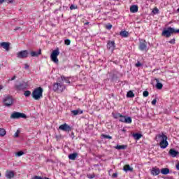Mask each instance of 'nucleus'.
Instances as JSON below:
<instances>
[{
    "label": "nucleus",
    "instance_id": "f257e3e1",
    "mask_svg": "<svg viewBox=\"0 0 179 179\" xmlns=\"http://www.w3.org/2000/svg\"><path fill=\"white\" fill-rule=\"evenodd\" d=\"M158 137L159 139H161V141L159 143V146L161 149H166V148L169 146V141H167V136H166V134H159Z\"/></svg>",
    "mask_w": 179,
    "mask_h": 179
},
{
    "label": "nucleus",
    "instance_id": "f03ea898",
    "mask_svg": "<svg viewBox=\"0 0 179 179\" xmlns=\"http://www.w3.org/2000/svg\"><path fill=\"white\" fill-rule=\"evenodd\" d=\"M33 99H34V100H40V99H41V97H43V88L41 87H38L36 88L31 94Z\"/></svg>",
    "mask_w": 179,
    "mask_h": 179
},
{
    "label": "nucleus",
    "instance_id": "7ed1b4c3",
    "mask_svg": "<svg viewBox=\"0 0 179 179\" xmlns=\"http://www.w3.org/2000/svg\"><path fill=\"white\" fill-rule=\"evenodd\" d=\"M53 90L54 92H56V93H62V92L65 90V85L62 83V81L59 83H55L53 85Z\"/></svg>",
    "mask_w": 179,
    "mask_h": 179
},
{
    "label": "nucleus",
    "instance_id": "20e7f679",
    "mask_svg": "<svg viewBox=\"0 0 179 179\" xmlns=\"http://www.w3.org/2000/svg\"><path fill=\"white\" fill-rule=\"evenodd\" d=\"M10 118L12 120H20V118H27V116L20 112H13L10 115Z\"/></svg>",
    "mask_w": 179,
    "mask_h": 179
},
{
    "label": "nucleus",
    "instance_id": "39448f33",
    "mask_svg": "<svg viewBox=\"0 0 179 179\" xmlns=\"http://www.w3.org/2000/svg\"><path fill=\"white\" fill-rule=\"evenodd\" d=\"M59 55V49H56L52 51L50 58L51 60L55 62V64H58V56Z\"/></svg>",
    "mask_w": 179,
    "mask_h": 179
},
{
    "label": "nucleus",
    "instance_id": "423d86ee",
    "mask_svg": "<svg viewBox=\"0 0 179 179\" xmlns=\"http://www.w3.org/2000/svg\"><path fill=\"white\" fill-rule=\"evenodd\" d=\"M3 103L6 107H10L13 104V99L10 96H7L3 99Z\"/></svg>",
    "mask_w": 179,
    "mask_h": 179
},
{
    "label": "nucleus",
    "instance_id": "0eeeda50",
    "mask_svg": "<svg viewBox=\"0 0 179 179\" xmlns=\"http://www.w3.org/2000/svg\"><path fill=\"white\" fill-rule=\"evenodd\" d=\"M138 50H140V51H145V52H148V50L149 49L148 48V44L146 43V41H140Z\"/></svg>",
    "mask_w": 179,
    "mask_h": 179
},
{
    "label": "nucleus",
    "instance_id": "6e6552de",
    "mask_svg": "<svg viewBox=\"0 0 179 179\" xmlns=\"http://www.w3.org/2000/svg\"><path fill=\"white\" fill-rule=\"evenodd\" d=\"M59 129L64 131V132H71V131H72V127L68 124L64 123L59 127Z\"/></svg>",
    "mask_w": 179,
    "mask_h": 179
},
{
    "label": "nucleus",
    "instance_id": "1a4fd4ad",
    "mask_svg": "<svg viewBox=\"0 0 179 179\" xmlns=\"http://www.w3.org/2000/svg\"><path fill=\"white\" fill-rule=\"evenodd\" d=\"M17 58H27L29 57V52L27 50H22L17 53Z\"/></svg>",
    "mask_w": 179,
    "mask_h": 179
},
{
    "label": "nucleus",
    "instance_id": "9d476101",
    "mask_svg": "<svg viewBox=\"0 0 179 179\" xmlns=\"http://www.w3.org/2000/svg\"><path fill=\"white\" fill-rule=\"evenodd\" d=\"M29 86V84L26 82H22L19 85L15 86L17 90H24Z\"/></svg>",
    "mask_w": 179,
    "mask_h": 179
},
{
    "label": "nucleus",
    "instance_id": "9b49d317",
    "mask_svg": "<svg viewBox=\"0 0 179 179\" xmlns=\"http://www.w3.org/2000/svg\"><path fill=\"white\" fill-rule=\"evenodd\" d=\"M107 48L108 50L114 51V49L115 48V42L114 41H108L107 43Z\"/></svg>",
    "mask_w": 179,
    "mask_h": 179
},
{
    "label": "nucleus",
    "instance_id": "f8f14e48",
    "mask_svg": "<svg viewBox=\"0 0 179 179\" xmlns=\"http://www.w3.org/2000/svg\"><path fill=\"white\" fill-rule=\"evenodd\" d=\"M0 47H2L6 51H9V47H10V43L8 42L0 43Z\"/></svg>",
    "mask_w": 179,
    "mask_h": 179
},
{
    "label": "nucleus",
    "instance_id": "ddd939ff",
    "mask_svg": "<svg viewBox=\"0 0 179 179\" xmlns=\"http://www.w3.org/2000/svg\"><path fill=\"white\" fill-rule=\"evenodd\" d=\"M160 169L159 168H156V167H153L151 170V174L152 176H159V174H160Z\"/></svg>",
    "mask_w": 179,
    "mask_h": 179
},
{
    "label": "nucleus",
    "instance_id": "4468645a",
    "mask_svg": "<svg viewBox=\"0 0 179 179\" xmlns=\"http://www.w3.org/2000/svg\"><path fill=\"white\" fill-rule=\"evenodd\" d=\"M155 80L156 81V88L158 89V90H162L163 89V84L160 83V80L159 78H155Z\"/></svg>",
    "mask_w": 179,
    "mask_h": 179
},
{
    "label": "nucleus",
    "instance_id": "2eb2a0df",
    "mask_svg": "<svg viewBox=\"0 0 179 179\" xmlns=\"http://www.w3.org/2000/svg\"><path fill=\"white\" fill-rule=\"evenodd\" d=\"M6 177L8 179H12L15 177V173L13 171H6Z\"/></svg>",
    "mask_w": 179,
    "mask_h": 179
},
{
    "label": "nucleus",
    "instance_id": "dca6fc26",
    "mask_svg": "<svg viewBox=\"0 0 179 179\" xmlns=\"http://www.w3.org/2000/svg\"><path fill=\"white\" fill-rule=\"evenodd\" d=\"M123 170L126 173H128V171L132 172V171H134V168L131 167V166H129V164H126L123 166Z\"/></svg>",
    "mask_w": 179,
    "mask_h": 179
},
{
    "label": "nucleus",
    "instance_id": "f3484780",
    "mask_svg": "<svg viewBox=\"0 0 179 179\" xmlns=\"http://www.w3.org/2000/svg\"><path fill=\"white\" fill-rule=\"evenodd\" d=\"M41 49H39L37 51H31L30 52L31 57H38V55H41Z\"/></svg>",
    "mask_w": 179,
    "mask_h": 179
},
{
    "label": "nucleus",
    "instance_id": "a211bd4d",
    "mask_svg": "<svg viewBox=\"0 0 179 179\" xmlns=\"http://www.w3.org/2000/svg\"><path fill=\"white\" fill-rule=\"evenodd\" d=\"M178 154H179L178 151H177L174 149H171L169 150V155H171V156H172V157H176Z\"/></svg>",
    "mask_w": 179,
    "mask_h": 179
},
{
    "label": "nucleus",
    "instance_id": "6ab92c4d",
    "mask_svg": "<svg viewBox=\"0 0 179 179\" xmlns=\"http://www.w3.org/2000/svg\"><path fill=\"white\" fill-rule=\"evenodd\" d=\"M138 7L136 5H133L130 7V12L131 13H136L138 12Z\"/></svg>",
    "mask_w": 179,
    "mask_h": 179
},
{
    "label": "nucleus",
    "instance_id": "aec40b11",
    "mask_svg": "<svg viewBox=\"0 0 179 179\" xmlns=\"http://www.w3.org/2000/svg\"><path fill=\"white\" fill-rule=\"evenodd\" d=\"M161 173L164 174V176H167V174L170 173V169L168 168H163L161 169Z\"/></svg>",
    "mask_w": 179,
    "mask_h": 179
},
{
    "label": "nucleus",
    "instance_id": "412c9836",
    "mask_svg": "<svg viewBox=\"0 0 179 179\" xmlns=\"http://www.w3.org/2000/svg\"><path fill=\"white\" fill-rule=\"evenodd\" d=\"M120 34L121 36V37H124V38H127L129 36V32L127 31H121L120 32Z\"/></svg>",
    "mask_w": 179,
    "mask_h": 179
},
{
    "label": "nucleus",
    "instance_id": "4be33fe9",
    "mask_svg": "<svg viewBox=\"0 0 179 179\" xmlns=\"http://www.w3.org/2000/svg\"><path fill=\"white\" fill-rule=\"evenodd\" d=\"M127 148V145H117L115 147V149H117V150H124V149H126Z\"/></svg>",
    "mask_w": 179,
    "mask_h": 179
},
{
    "label": "nucleus",
    "instance_id": "5701e85b",
    "mask_svg": "<svg viewBox=\"0 0 179 179\" xmlns=\"http://www.w3.org/2000/svg\"><path fill=\"white\" fill-rule=\"evenodd\" d=\"M77 157H78V153L77 152H74V153L70 154L69 155V159L70 160H75V159H76Z\"/></svg>",
    "mask_w": 179,
    "mask_h": 179
},
{
    "label": "nucleus",
    "instance_id": "b1692460",
    "mask_svg": "<svg viewBox=\"0 0 179 179\" xmlns=\"http://www.w3.org/2000/svg\"><path fill=\"white\" fill-rule=\"evenodd\" d=\"M71 114H73V115H78L79 114H83V111L80 110H74L71 111Z\"/></svg>",
    "mask_w": 179,
    "mask_h": 179
},
{
    "label": "nucleus",
    "instance_id": "393cba45",
    "mask_svg": "<svg viewBox=\"0 0 179 179\" xmlns=\"http://www.w3.org/2000/svg\"><path fill=\"white\" fill-rule=\"evenodd\" d=\"M124 124H132V118L131 117H127L124 119Z\"/></svg>",
    "mask_w": 179,
    "mask_h": 179
},
{
    "label": "nucleus",
    "instance_id": "a878e982",
    "mask_svg": "<svg viewBox=\"0 0 179 179\" xmlns=\"http://www.w3.org/2000/svg\"><path fill=\"white\" fill-rule=\"evenodd\" d=\"M134 138L136 140V141H139V139H141V138H142V134H139V133H136L133 135Z\"/></svg>",
    "mask_w": 179,
    "mask_h": 179
},
{
    "label": "nucleus",
    "instance_id": "bb28decb",
    "mask_svg": "<svg viewBox=\"0 0 179 179\" xmlns=\"http://www.w3.org/2000/svg\"><path fill=\"white\" fill-rule=\"evenodd\" d=\"M112 115L113 117V118H115V120H118V118H120V117H122V115H121V113H112Z\"/></svg>",
    "mask_w": 179,
    "mask_h": 179
},
{
    "label": "nucleus",
    "instance_id": "cd10ccee",
    "mask_svg": "<svg viewBox=\"0 0 179 179\" xmlns=\"http://www.w3.org/2000/svg\"><path fill=\"white\" fill-rule=\"evenodd\" d=\"M127 97H129V98L132 99L133 97H135V94H134V92H132V91H129L127 92Z\"/></svg>",
    "mask_w": 179,
    "mask_h": 179
},
{
    "label": "nucleus",
    "instance_id": "c85d7f7f",
    "mask_svg": "<svg viewBox=\"0 0 179 179\" xmlns=\"http://www.w3.org/2000/svg\"><path fill=\"white\" fill-rule=\"evenodd\" d=\"M5 135H6L5 129L0 128V136H5Z\"/></svg>",
    "mask_w": 179,
    "mask_h": 179
},
{
    "label": "nucleus",
    "instance_id": "c756f323",
    "mask_svg": "<svg viewBox=\"0 0 179 179\" xmlns=\"http://www.w3.org/2000/svg\"><path fill=\"white\" fill-rule=\"evenodd\" d=\"M23 155H24V152L23 151H18L15 152L16 157H20V156H23Z\"/></svg>",
    "mask_w": 179,
    "mask_h": 179
},
{
    "label": "nucleus",
    "instance_id": "7c9ffc66",
    "mask_svg": "<svg viewBox=\"0 0 179 179\" xmlns=\"http://www.w3.org/2000/svg\"><path fill=\"white\" fill-rule=\"evenodd\" d=\"M64 82H66V83H71V81H69V79L64 77V76H62V83H64Z\"/></svg>",
    "mask_w": 179,
    "mask_h": 179
},
{
    "label": "nucleus",
    "instance_id": "2f4dec72",
    "mask_svg": "<svg viewBox=\"0 0 179 179\" xmlns=\"http://www.w3.org/2000/svg\"><path fill=\"white\" fill-rule=\"evenodd\" d=\"M102 138H103V139H113V137L107 135V134H101Z\"/></svg>",
    "mask_w": 179,
    "mask_h": 179
},
{
    "label": "nucleus",
    "instance_id": "473e14b6",
    "mask_svg": "<svg viewBox=\"0 0 179 179\" xmlns=\"http://www.w3.org/2000/svg\"><path fill=\"white\" fill-rule=\"evenodd\" d=\"M31 94V92H30L29 90L24 91V96H25V97H29Z\"/></svg>",
    "mask_w": 179,
    "mask_h": 179
},
{
    "label": "nucleus",
    "instance_id": "72a5a7b5",
    "mask_svg": "<svg viewBox=\"0 0 179 179\" xmlns=\"http://www.w3.org/2000/svg\"><path fill=\"white\" fill-rule=\"evenodd\" d=\"M87 178L93 179L94 178V177H96V175L94 173H92V174L89 173L87 175Z\"/></svg>",
    "mask_w": 179,
    "mask_h": 179
},
{
    "label": "nucleus",
    "instance_id": "f704fd0d",
    "mask_svg": "<svg viewBox=\"0 0 179 179\" xmlns=\"http://www.w3.org/2000/svg\"><path fill=\"white\" fill-rule=\"evenodd\" d=\"M127 116L125 115H122V117H120V119L119 120L120 122H125V118Z\"/></svg>",
    "mask_w": 179,
    "mask_h": 179
},
{
    "label": "nucleus",
    "instance_id": "c9c22d12",
    "mask_svg": "<svg viewBox=\"0 0 179 179\" xmlns=\"http://www.w3.org/2000/svg\"><path fill=\"white\" fill-rule=\"evenodd\" d=\"M105 27L107 29V30H111V29H113V25L111 24H108Z\"/></svg>",
    "mask_w": 179,
    "mask_h": 179
},
{
    "label": "nucleus",
    "instance_id": "e433bc0d",
    "mask_svg": "<svg viewBox=\"0 0 179 179\" xmlns=\"http://www.w3.org/2000/svg\"><path fill=\"white\" fill-rule=\"evenodd\" d=\"M64 44H65L66 45H71V40H69V39H66V40L64 41Z\"/></svg>",
    "mask_w": 179,
    "mask_h": 179
},
{
    "label": "nucleus",
    "instance_id": "4c0bfd02",
    "mask_svg": "<svg viewBox=\"0 0 179 179\" xmlns=\"http://www.w3.org/2000/svg\"><path fill=\"white\" fill-rule=\"evenodd\" d=\"M143 97H148V96H149V92L144 91L143 93Z\"/></svg>",
    "mask_w": 179,
    "mask_h": 179
},
{
    "label": "nucleus",
    "instance_id": "58836bf2",
    "mask_svg": "<svg viewBox=\"0 0 179 179\" xmlns=\"http://www.w3.org/2000/svg\"><path fill=\"white\" fill-rule=\"evenodd\" d=\"M152 13H155V15H156L157 13H159V8H154V10H152Z\"/></svg>",
    "mask_w": 179,
    "mask_h": 179
},
{
    "label": "nucleus",
    "instance_id": "ea45409f",
    "mask_svg": "<svg viewBox=\"0 0 179 179\" xmlns=\"http://www.w3.org/2000/svg\"><path fill=\"white\" fill-rule=\"evenodd\" d=\"M169 44H176V38H173L169 41Z\"/></svg>",
    "mask_w": 179,
    "mask_h": 179
},
{
    "label": "nucleus",
    "instance_id": "a19ab883",
    "mask_svg": "<svg viewBox=\"0 0 179 179\" xmlns=\"http://www.w3.org/2000/svg\"><path fill=\"white\" fill-rule=\"evenodd\" d=\"M19 134H20V131L17 130L14 134L15 138H17L19 136Z\"/></svg>",
    "mask_w": 179,
    "mask_h": 179
},
{
    "label": "nucleus",
    "instance_id": "79ce46f5",
    "mask_svg": "<svg viewBox=\"0 0 179 179\" xmlns=\"http://www.w3.org/2000/svg\"><path fill=\"white\" fill-rule=\"evenodd\" d=\"M70 9H71V10H73V9H78V7H77V6H75L73 4H72V5L70 6Z\"/></svg>",
    "mask_w": 179,
    "mask_h": 179
},
{
    "label": "nucleus",
    "instance_id": "37998d69",
    "mask_svg": "<svg viewBox=\"0 0 179 179\" xmlns=\"http://www.w3.org/2000/svg\"><path fill=\"white\" fill-rule=\"evenodd\" d=\"M135 66H136V68H139V66H142V63L138 62Z\"/></svg>",
    "mask_w": 179,
    "mask_h": 179
},
{
    "label": "nucleus",
    "instance_id": "c03bdc74",
    "mask_svg": "<svg viewBox=\"0 0 179 179\" xmlns=\"http://www.w3.org/2000/svg\"><path fill=\"white\" fill-rule=\"evenodd\" d=\"M156 103H157V100L155 99L152 101L151 104H152V106H155Z\"/></svg>",
    "mask_w": 179,
    "mask_h": 179
},
{
    "label": "nucleus",
    "instance_id": "a18cd8bd",
    "mask_svg": "<svg viewBox=\"0 0 179 179\" xmlns=\"http://www.w3.org/2000/svg\"><path fill=\"white\" fill-rule=\"evenodd\" d=\"M112 177H113V178H115L118 177V173H113L112 175Z\"/></svg>",
    "mask_w": 179,
    "mask_h": 179
},
{
    "label": "nucleus",
    "instance_id": "49530a36",
    "mask_svg": "<svg viewBox=\"0 0 179 179\" xmlns=\"http://www.w3.org/2000/svg\"><path fill=\"white\" fill-rule=\"evenodd\" d=\"M7 3H13V0H6Z\"/></svg>",
    "mask_w": 179,
    "mask_h": 179
},
{
    "label": "nucleus",
    "instance_id": "de8ad7c7",
    "mask_svg": "<svg viewBox=\"0 0 179 179\" xmlns=\"http://www.w3.org/2000/svg\"><path fill=\"white\" fill-rule=\"evenodd\" d=\"M24 65V69H29V68L30 67V66H29V64H25Z\"/></svg>",
    "mask_w": 179,
    "mask_h": 179
},
{
    "label": "nucleus",
    "instance_id": "09e8293b",
    "mask_svg": "<svg viewBox=\"0 0 179 179\" xmlns=\"http://www.w3.org/2000/svg\"><path fill=\"white\" fill-rule=\"evenodd\" d=\"M3 2H6V0H0V5H2Z\"/></svg>",
    "mask_w": 179,
    "mask_h": 179
},
{
    "label": "nucleus",
    "instance_id": "8fccbe9b",
    "mask_svg": "<svg viewBox=\"0 0 179 179\" xmlns=\"http://www.w3.org/2000/svg\"><path fill=\"white\" fill-rule=\"evenodd\" d=\"M16 79V76H14L13 78H11L9 80H15Z\"/></svg>",
    "mask_w": 179,
    "mask_h": 179
},
{
    "label": "nucleus",
    "instance_id": "3c124183",
    "mask_svg": "<svg viewBox=\"0 0 179 179\" xmlns=\"http://www.w3.org/2000/svg\"><path fill=\"white\" fill-rule=\"evenodd\" d=\"M15 31H16V30H20V27H15V29H14Z\"/></svg>",
    "mask_w": 179,
    "mask_h": 179
},
{
    "label": "nucleus",
    "instance_id": "603ef678",
    "mask_svg": "<svg viewBox=\"0 0 179 179\" xmlns=\"http://www.w3.org/2000/svg\"><path fill=\"white\" fill-rule=\"evenodd\" d=\"M177 170H179V162L176 166Z\"/></svg>",
    "mask_w": 179,
    "mask_h": 179
},
{
    "label": "nucleus",
    "instance_id": "864d4df0",
    "mask_svg": "<svg viewBox=\"0 0 179 179\" xmlns=\"http://www.w3.org/2000/svg\"><path fill=\"white\" fill-rule=\"evenodd\" d=\"M2 89H3V85H0V92L2 90Z\"/></svg>",
    "mask_w": 179,
    "mask_h": 179
},
{
    "label": "nucleus",
    "instance_id": "5fc2aeb1",
    "mask_svg": "<svg viewBox=\"0 0 179 179\" xmlns=\"http://www.w3.org/2000/svg\"><path fill=\"white\" fill-rule=\"evenodd\" d=\"M85 24L86 25L89 24V22H85Z\"/></svg>",
    "mask_w": 179,
    "mask_h": 179
},
{
    "label": "nucleus",
    "instance_id": "6e6d98bb",
    "mask_svg": "<svg viewBox=\"0 0 179 179\" xmlns=\"http://www.w3.org/2000/svg\"><path fill=\"white\" fill-rule=\"evenodd\" d=\"M122 131H123V132H125V129H122Z\"/></svg>",
    "mask_w": 179,
    "mask_h": 179
},
{
    "label": "nucleus",
    "instance_id": "4d7b16f0",
    "mask_svg": "<svg viewBox=\"0 0 179 179\" xmlns=\"http://www.w3.org/2000/svg\"><path fill=\"white\" fill-rule=\"evenodd\" d=\"M178 12H179V8L178 9Z\"/></svg>",
    "mask_w": 179,
    "mask_h": 179
},
{
    "label": "nucleus",
    "instance_id": "13d9d810",
    "mask_svg": "<svg viewBox=\"0 0 179 179\" xmlns=\"http://www.w3.org/2000/svg\"><path fill=\"white\" fill-rule=\"evenodd\" d=\"M0 177H1V173H0Z\"/></svg>",
    "mask_w": 179,
    "mask_h": 179
}]
</instances>
